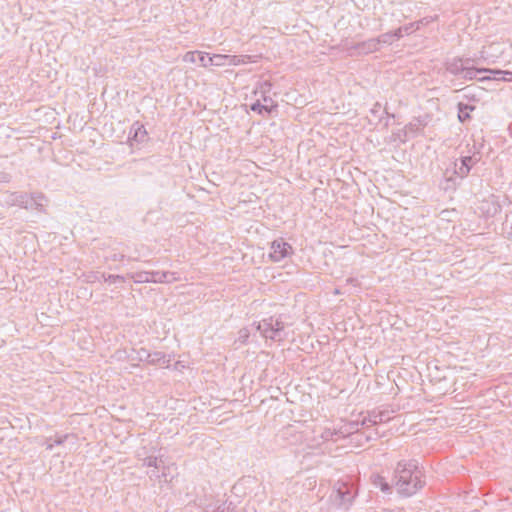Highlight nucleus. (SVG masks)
<instances>
[{"mask_svg":"<svg viewBox=\"0 0 512 512\" xmlns=\"http://www.w3.org/2000/svg\"><path fill=\"white\" fill-rule=\"evenodd\" d=\"M149 357H150V353L146 349L141 348L140 350L137 351V358L139 361L147 362Z\"/></svg>","mask_w":512,"mask_h":512,"instance_id":"7c9ffc66","label":"nucleus"},{"mask_svg":"<svg viewBox=\"0 0 512 512\" xmlns=\"http://www.w3.org/2000/svg\"><path fill=\"white\" fill-rule=\"evenodd\" d=\"M66 438H67V436L59 437V438L55 439L54 443H49V444L47 445V449H48V450H52V449H53V447H54V444H56V445H60V444H62V443L64 442V440H65Z\"/></svg>","mask_w":512,"mask_h":512,"instance_id":"f704fd0d","label":"nucleus"},{"mask_svg":"<svg viewBox=\"0 0 512 512\" xmlns=\"http://www.w3.org/2000/svg\"><path fill=\"white\" fill-rule=\"evenodd\" d=\"M10 175L5 172H0V183H8L10 181Z\"/></svg>","mask_w":512,"mask_h":512,"instance_id":"e433bc0d","label":"nucleus"},{"mask_svg":"<svg viewBox=\"0 0 512 512\" xmlns=\"http://www.w3.org/2000/svg\"><path fill=\"white\" fill-rule=\"evenodd\" d=\"M392 34H393V40L394 39L398 40L403 37L404 32H403L402 28L400 27V28L396 29L394 32H392Z\"/></svg>","mask_w":512,"mask_h":512,"instance_id":"c9c22d12","label":"nucleus"},{"mask_svg":"<svg viewBox=\"0 0 512 512\" xmlns=\"http://www.w3.org/2000/svg\"><path fill=\"white\" fill-rule=\"evenodd\" d=\"M356 49L361 54H369L379 50V45L376 38H371L357 44Z\"/></svg>","mask_w":512,"mask_h":512,"instance_id":"f8f14e48","label":"nucleus"},{"mask_svg":"<svg viewBox=\"0 0 512 512\" xmlns=\"http://www.w3.org/2000/svg\"><path fill=\"white\" fill-rule=\"evenodd\" d=\"M28 198L29 201H27V204H25V209L43 211L46 202V197L43 193H31L28 194Z\"/></svg>","mask_w":512,"mask_h":512,"instance_id":"6e6552de","label":"nucleus"},{"mask_svg":"<svg viewBox=\"0 0 512 512\" xmlns=\"http://www.w3.org/2000/svg\"><path fill=\"white\" fill-rule=\"evenodd\" d=\"M423 473L416 460H401L394 471L395 486L399 494L409 497L424 485Z\"/></svg>","mask_w":512,"mask_h":512,"instance_id":"f257e3e1","label":"nucleus"},{"mask_svg":"<svg viewBox=\"0 0 512 512\" xmlns=\"http://www.w3.org/2000/svg\"><path fill=\"white\" fill-rule=\"evenodd\" d=\"M148 475H149L150 479H158V478H160V475L158 473V469H155V468L153 470H151L150 472H148Z\"/></svg>","mask_w":512,"mask_h":512,"instance_id":"4c0bfd02","label":"nucleus"},{"mask_svg":"<svg viewBox=\"0 0 512 512\" xmlns=\"http://www.w3.org/2000/svg\"><path fill=\"white\" fill-rule=\"evenodd\" d=\"M97 278L98 279H103L104 281L110 282V283H116L118 281L122 282L125 279L124 276H121V275H112V274H110V275L106 276L104 273H101L99 275V277H97Z\"/></svg>","mask_w":512,"mask_h":512,"instance_id":"a878e982","label":"nucleus"},{"mask_svg":"<svg viewBox=\"0 0 512 512\" xmlns=\"http://www.w3.org/2000/svg\"><path fill=\"white\" fill-rule=\"evenodd\" d=\"M242 337H248V334H247V332H246V331H245V333H244V334H242Z\"/></svg>","mask_w":512,"mask_h":512,"instance_id":"79ce46f5","label":"nucleus"},{"mask_svg":"<svg viewBox=\"0 0 512 512\" xmlns=\"http://www.w3.org/2000/svg\"><path fill=\"white\" fill-rule=\"evenodd\" d=\"M376 40H377L379 46L381 44L390 45L394 41L392 32L384 33V34L380 35L379 37H377Z\"/></svg>","mask_w":512,"mask_h":512,"instance_id":"bb28decb","label":"nucleus"},{"mask_svg":"<svg viewBox=\"0 0 512 512\" xmlns=\"http://www.w3.org/2000/svg\"><path fill=\"white\" fill-rule=\"evenodd\" d=\"M214 512H226V508L224 504L217 506V508L214 510Z\"/></svg>","mask_w":512,"mask_h":512,"instance_id":"ea45409f","label":"nucleus"},{"mask_svg":"<svg viewBox=\"0 0 512 512\" xmlns=\"http://www.w3.org/2000/svg\"><path fill=\"white\" fill-rule=\"evenodd\" d=\"M127 277L132 279L135 283H151L150 271L130 272L127 274Z\"/></svg>","mask_w":512,"mask_h":512,"instance_id":"4468645a","label":"nucleus"},{"mask_svg":"<svg viewBox=\"0 0 512 512\" xmlns=\"http://www.w3.org/2000/svg\"><path fill=\"white\" fill-rule=\"evenodd\" d=\"M474 110L473 106L468 104L459 103L458 104V118L461 122L466 121L470 118L469 112Z\"/></svg>","mask_w":512,"mask_h":512,"instance_id":"f3484780","label":"nucleus"},{"mask_svg":"<svg viewBox=\"0 0 512 512\" xmlns=\"http://www.w3.org/2000/svg\"><path fill=\"white\" fill-rule=\"evenodd\" d=\"M28 193L24 192H14L11 193L7 199V203L12 206H19L21 208H25V204H27Z\"/></svg>","mask_w":512,"mask_h":512,"instance_id":"9b49d317","label":"nucleus"},{"mask_svg":"<svg viewBox=\"0 0 512 512\" xmlns=\"http://www.w3.org/2000/svg\"><path fill=\"white\" fill-rule=\"evenodd\" d=\"M284 328V323L274 317L263 319L257 325V330L264 338L274 341H281L285 338Z\"/></svg>","mask_w":512,"mask_h":512,"instance_id":"f03ea898","label":"nucleus"},{"mask_svg":"<svg viewBox=\"0 0 512 512\" xmlns=\"http://www.w3.org/2000/svg\"><path fill=\"white\" fill-rule=\"evenodd\" d=\"M508 46L507 42L504 41H493L485 46L481 50V58L491 62H495L499 59Z\"/></svg>","mask_w":512,"mask_h":512,"instance_id":"20e7f679","label":"nucleus"},{"mask_svg":"<svg viewBox=\"0 0 512 512\" xmlns=\"http://www.w3.org/2000/svg\"><path fill=\"white\" fill-rule=\"evenodd\" d=\"M456 174L458 176H460L461 178L465 177L468 175L469 173V168H466L462 165V163L460 164V166L458 168H456Z\"/></svg>","mask_w":512,"mask_h":512,"instance_id":"2f4dec72","label":"nucleus"},{"mask_svg":"<svg viewBox=\"0 0 512 512\" xmlns=\"http://www.w3.org/2000/svg\"><path fill=\"white\" fill-rule=\"evenodd\" d=\"M469 62V59H466L465 61L462 59H453L447 64L446 69L449 73L461 77L466 65L469 64Z\"/></svg>","mask_w":512,"mask_h":512,"instance_id":"1a4fd4ad","label":"nucleus"},{"mask_svg":"<svg viewBox=\"0 0 512 512\" xmlns=\"http://www.w3.org/2000/svg\"><path fill=\"white\" fill-rule=\"evenodd\" d=\"M268 104H262L260 99H257L254 103L250 105V109L258 114L267 113Z\"/></svg>","mask_w":512,"mask_h":512,"instance_id":"393cba45","label":"nucleus"},{"mask_svg":"<svg viewBox=\"0 0 512 512\" xmlns=\"http://www.w3.org/2000/svg\"><path fill=\"white\" fill-rule=\"evenodd\" d=\"M320 437L321 439L326 442V441H338L340 437H345V434L342 432V431H336V430H332L330 428H326L324 429L321 433H320Z\"/></svg>","mask_w":512,"mask_h":512,"instance_id":"ddd939ff","label":"nucleus"},{"mask_svg":"<svg viewBox=\"0 0 512 512\" xmlns=\"http://www.w3.org/2000/svg\"><path fill=\"white\" fill-rule=\"evenodd\" d=\"M180 280H181V277H180L179 273H177V272H170V271H163L162 283L169 284V283L177 282V281H180Z\"/></svg>","mask_w":512,"mask_h":512,"instance_id":"6ab92c4d","label":"nucleus"},{"mask_svg":"<svg viewBox=\"0 0 512 512\" xmlns=\"http://www.w3.org/2000/svg\"><path fill=\"white\" fill-rule=\"evenodd\" d=\"M291 252L292 247L289 243L285 242L283 239H277L271 243L269 257L274 262H280L290 255Z\"/></svg>","mask_w":512,"mask_h":512,"instance_id":"39448f33","label":"nucleus"},{"mask_svg":"<svg viewBox=\"0 0 512 512\" xmlns=\"http://www.w3.org/2000/svg\"><path fill=\"white\" fill-rule=\"evenodd\" d=\"M492 74L491 79H498L496 75H501V81H512V72L503 70H489Z\"/></svg>","mask_w":512,"mask_h":512,"instance_id":"4be33fe9","label":"nucleus"},{"mask_svg":"<svg viewBox=\"0 0 512 512\" xmlns=\"http://www.w3.org/2000/svg\"><path fill=\"white\" fill-rule=\"evenodd\" d=\"M401 28H402V30H403V32H404L405 34H410V33H412L414 30H416V24H415V22H414V23H410V24L405 25V26H403V27H401Z\"/></svg>","mask_w":512,"mask_h":512,"instance_id":"72a5a7b5","label":"nucleus"},{"mask_svg":"<svg viewBox=\"0 0 512 512\" xmlns=\"http://www.w3.org/2000/svg\"><path fill=\"white\" fill-rule=\"evenodd\" d=\"M346 282H347V284H351L355 287L358 286V284H359L358 279L352 278V277L347 278Z\"/></svg>","mask_w":512,"mask_h":512,"instance_id":"58836bf2","label":"nucleus"},{"mask_svg":"<svg viewBox=\"0 0 512 512\" xmlns=\"http://www.w3.org/2000/svg\"><path fill=\"white\" fill-rule=\"evenodd\" d=\"M146 135V131L144 129L143 126H139L137 128V130L135 131V134H134V137L137 139V138H140V140L142 141L143 138L145 137Z\"/></svg>","mask_w":512,"mask_h":512,"instance_id":"473e14b6","label":"nucleus"},{"mask_svg":"<svg viewBox=\"0 0 512 512\" xmlns=\"http://www.w3.org/2000/svg\"><path fill=\"white\" fill-rule=\"evenodd\" d=\"M478 161L474 156H464L461 158V163L464 167L471 169V167Z\"/></svg>","mask_w":512,"mask_h":512,"instance_id":"cd10ccee","label":"nucleus"},{"mask_svg":"<svg viewBox=\"0 0 512 512\" xmlns=\"http://www.w3.org/2000/svg\"><path fill=\"white\" fill-rule=\"evenodd\" d=\"M384 413H377L371 415L368 419L364 418L362 421L363 425H376L384 421Z\"/></svg>","mask_w":512,"mask_h":512,"instance_id":"412c9836","label":"nucleus"},{"mask_svg":"<svg viewBox=\"0 0 512 512\" xmlns=\"http://www.w3.org/2000/svg\"><path fill=\"white\" fill-rule=\"evenodd\" d=\"M496 77H498L497 80H501V75H496Z\"/></svg>","mask_w":512,"mask_h":512,"instance_id":"37998d69","label":"nucleus"},{"mask_svg":"<svg viewBox=\"0 0 512 512\" xmlns=\"http://www.w3.org/2000/svg\"><path fill=\"white\" fill-rule=\"evenodd\" d=\"M271 88H272V84L270 81H263V82H260L257 86V88L255 89L254 91V94L255 95H267L270 91H271Z\"/></svg>","mask_w":512,"mask_h":512,"instance_id":"aec40b11","label":"nucleus"},{"mask_svg":"<svg viewBox=\"0 0 512 512\" xmlns=\"http://www.w3.org/2000/svg\"><path fill=\"white\" fill-rule=\"evenodd\" d=\"M375 487H379L384 493L391 492V486L386 482L385 478L380 475H375L372 478Z\"/></svg>","mask_w":512,"mask_h":512,"instance_id":"dca6fc26","label":"nucleus"},{"mask_svg":"<svg viewBox=\"0 0 512 512\" xmlns=\"http://www.w3.org/2000/svg\"><path fill=\"white\" fill-rule=\"evenodd\" d=\"M262 104H268L267 113L271 114L277 108V103L268 95H260Z\"/></svg>","mask_w":512,"mask_h":512,"instance_id":"5701e85b","label":"nucleus"},{"mask_svg":"<svg viewBox=\"0 0 512 512\" xmlns=\"http://www.w3.org/2000/svg\"><path fill=\"white\" fill-rule=\"evenodd\" d=\"M228 59H229V55H224V54H213L212 56L201 55L200 66L204 67V68H207L210 66H217V67L227 66V65L229 66Z\"/></svg>","mask_w":512,"mask_h":512,"instance_id":"423d86ee","label":"nucleus"},{"mask_svg":"<svg viewBox=\"0 0 512 512\" xmlns=\"http://www.w3.org/2000/svg\"><path fill=\"white\" fill-rule=\"evenodd\" d=\"M159 463H162V460H158L155 456H148L143 459L142 466L144 467H153L155 469L159 468Z\"/></svg>","mask_w":512,"mask_h":512,"instance_id":"b1692460","label":"nucleus"},{"mask_svg":"<svg viewBox=\"0 0 512 512\" xmlns=\"http://www.w3.org/2000/svg\"><path fill=\"white\" fill-rule=\"evenodd\" d=\"M251 59L249 55H229V66H238L247 63Z\"/></svg>","mask_w":512,"mask_h":512,"instance_id":"a211bd4d","label":"nucleus"},{"mask_svg":"<svg viewBox=\"0 0 512 512\" xmlns=\"http://www.w3.org/2000/svg\"><path fill=\"white\" fill-rule=\"evenodd\" d=\"M201 55H209V54L206 52H201V51H189L184 54L183 61L187 62V63H199L200 64Z\"/></svg>","mask_w":512,"mask_h":512,"instance_id":"2eb2a0df","label":"nucleus"},{"mask_svg":"<svg viewBox=\"0 0 512 512\" xmlns=\"http://www.w3.org/2000/svg\"><path fill=\"white\" fill-rule=\"evenodd\" d=\"M163 271H150L151 283H162Z\"/></svg>","mask_w":512,"mask_h":512,"instance_id":"c756f323","label":"nucleus"},{"mask_svg":"<svg viewBox=\"0 0 512 512\" xmlns=\"http://www.w3.org/2000/svg\"><path fill=\"white\" fill-rule=\"evenodd\" d=\"M437 19V16H429V17H424L422 19H420L419 21H416L415 24H416V30L420 29L421 26H425V25H428L430 24L431 22L435 21Z\"/></svg>","mask_w":512,"mask_h":512,"instance_id":"c85d7f7f","label":"nucleus"},{"mask_svg":"<svg viewBox=\"0 0 512 512\" xmlns=\"http://www.w3.org/2000/svg\"><path fill=\"white\" fill-rule=\"evenodd\" d=\"M147 362L152 365L168 367L170 365L171 358L163 352H153L150 353V357L148 358Z\"/></svg>","mask_w":512,"mask_h":512,"instance_id":"9d476101","label":"nucleus"},{"mask_svg":"<svg viewBox=\"0 0 512 512\" xmlns=\"http://www.w3.org/2000/svg\"><path fill=\"white\" fill-rule=\"evenodd\" d=\"M355 491L352 485L347 482H337L331 495L332 500L339 507L347 509L352 503Z\"/></svg>","mask_w":512,"mask_h":512,"instance_id":"7ed1b4c3","label":"nucleus"},{"mask_svg":"<svg viewBox=\"0 0 512 512\" xmlns=\"http://www.w3.org/2000/svg\"><path fill=\"white\" fill-rule=\"evenodd\" d=\"M242 337H248V334H247V332H246V331H245V333H244V334H242Z\"/></svg>","mask_w":512,"mask_h":512,"instance_id":"a19ab883","label":"nucleus"},{"mask_svg":"<svg viewBox=\"0 0 512 512\" xmlns=\"http://www.w3.org/2000/svg\"><path fill=\"white\" fill-rule=\"evenodd\" d=\"M487 72H489L488 69H477L467 64L460 78L464 80H473L477 78L480 81H484L491 79V76H480Z\"/></svg>","mask_w":512,"mask_h":512,"instance_id":"0eeeda50","label":"nucleus"}]
</instances>
